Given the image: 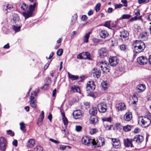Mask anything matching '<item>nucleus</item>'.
Returning a JSON list of instances; mask_svg holds the SVG:
<instances>
[{"label": "nucleus", "mask_w": 151, "mask_h": 151, "mask_svg": "<svg viewBox=\"0 0 151 151\" xmlns=\"http://www.w3.org/2000/svg\"><path fill=\"white\" fill-rule=\"evenodd\" d=\"M82 142L83 144L88 146L90 144H91L93 145H96L98 147L102 146L105 143L104 141H102L100 139L99 140L96 141L94 139H90L86 137L83 138Z\"/></svg>", "instance_id": "1"}, {"label": "nucleus", "mask_w": 151, "mask_h": 151, "mask_svg": "<svg viewBox=\"0 0 151 151\" xmlns=\"http://www.w3.org/2000/svg\"><path fill=\"white\" fill-rule=\"evenodd\" d=\"M95 85L94 83L92 81L88 82L86 86V90L88 93V96L93 98L96 97L93 91L95 89Z\"/></svg>", "instance_id": "2"}, {"label": "nucleus", "mask_w": 151, "mask_h": 151, "mask_svg": "<svg viewBox=\"0 0 151 151\" xmlns=\"http://www.w3.org/2000/svg\"><path fill=\"white\" fill-rule=\"evenodd\" d=\"M136 45L134 46V51L136 53H138L142 52L145 48L144 43L140 41L136 40Z\"/></svg>", "instance_id": "3"}, {"label": "nucleus", "mask_w": 151, "mask_h": 151, "mask_svg": "<svg viewBox=\"0 0 151 151\" xmlns=\"http://www.w3.org/2000/svg\"><path fill=\"white\" fill-rule=\"evenodd\" d=\"M37 5V4L35 3H34L33 5H30L27 11L23 12V15L25 19L32 16L33 11L34 10L35 8Z\"/></svg>", "instance_id": "4"}, {"label": "nucleus", "mask_w": 151, "mask_h": 151, "mask_svg": "<svg viewBox=\"0 0 151 151\" xmlns=\"http://www.w3.org/2000/svg\"><path fill=\"white\" fill-rule=\"evenodd\" d=\"M151 120L146 117H140L139 118V123H141V126L142 127H148L150 124Z\"/></svg>", "instance_id": "5"}, {"label": "nucleus", "mask_w": 151, "mask_h": 151, "mask_svg": "<svg viewBox=\"0 0 151 151\" xmlns=\"http://www.w3.org/2000/svg\"><path fill=\"white\" fill-rule=\"evenodd\" d=\"M99 66L103 72H105L106 71V72H109L110 71V69L109 68V64L106 62H100Z\"/></svg>", "instance_id": "6"}, {"label": "nucleus", "mask_w": 151, "mask_h": 151, "mask_svg": "<svg viewBox=\"0 0 151 151\" xmlns=\"http://www.w3.org/2000/svg\"><path fill=\"white\" fill-rule=\"evenodd\" d=\"M107 106L105 103L101 102L99 103L97 105L98 111L101 113H104L107 109Z\"/></svg>", "instance_id": "7"}, {"label": "nucleus", "mask_w": 151, "mask_h": 151, "mask_svg": "<svg viewBox=\"0 0 151 151\" xmlns=\"http://www.w3.org/2000/svg\"><path fill=\"white\" fill-rule=\"evenodd\" d=\"M119 59L115 56L111 57L109 59V64L112 66H116L119 63Z\"/></svg>", "instance_id": "8"}, {"label": "nucleus", "mask_w": 151, "mask_h": 151, "mask_svg": "<svg viewBox=\"0 0 151 151\" xmlns=\"http://www.w3.org/2000/svg\"><path fill=\"white\" fill-rule=\"evenodd\" d=\"M6 139L3 137L0 138V149L2 151H4L6 148Z\"/></svg>", "instance_id": "9"}, {"label": "nucleus", "mask_w": 151, "mask_h": 151, "mask_svg": "<svg viewBox=\"0 0 151 151\" xmlns=\"http://www.w3.org/2000/svg\"><path fill=\"white\" fill-rule=\"evenodd\" d=\"M83 112L80 110L74 111L73 113V116L74 119H77L81 118L82 116Z\"/></svg>", "instance_id": "10"}, {"label": "nucleus", "mask_w": 151, "mask_h": 151, "mask_svg": "<svg viewBox=\"0 0 151 151\" xmlns=\"http://www.w3.org/2000/svg\"><path fill=\"white\" fill-rule=\"evenodd\" d=\"M137 62L140 65H144L147 62L148 59L145 57L141 56L137 58Z\"/></svg>", "instance_id": "11"}, {"label": "nucleus", "mask_w": 151, "mask_h": 151, "mask_svg": "<svg viewBox=\"0 0 151 151\" xmlns=\"http://www.w3.org/2000/svg\"><path fill=\"white\" fill-rule=\"evenodd\" d=\"M144 139V138L143 137L140 135H136L133 138L134 141H135L138 144L141 143L143 141Z\"/></svg>", "instance_id": "12"}, {"label": "nucleus", "mask_w": 151, "mask_h": 151, "mask_svg": "<svg viewBox=\"0 0 151 151\" xmlns=\"http://www.w3.org/2000/svg\"><path fill=\"white\" fill-rule=\"evenodd\" d=\"M134 141L133 139H129L127 138L125 139L124 141V145L126 147H133L132 142Z\"/></svg>", "instance_id": "13"}, {"label": "nucleus", "mask_w": 151, "mask_h": 151, "mask_svg": "<svg viewBox=\"0 0 151 151\" xmlns=\"http://www.w3.org/2000/svg\"><path fill=\"white\" fill-rule=\"evenodd\" d=\"M108 54V51L106 48H102L99 51V54L101 58L106 56Z\"/></svg>", "instance_id": "14"}, {"label": "nucleus", "mask_w": 151, "mask_h": 151, "mask_svg": "<svg viewBox=\"0 0 151 151\" xmlns=\"http://www.w3.org/2000/svg\"><path fill=\"white\" fill-rule=\"evenodd\" d=\"M112 140L113 142V146L116 149H118L121 146L119 140L117 139H112Z\"/></svg>", "instance_id": "15"}, {"label": "nucleus", "mask_w": 151, "mask_h": 151, "mask_svg": "<svg viewBox=\"0 0 151 151\" xmlns=\"http://www.w3.org/2000/svg\"><path fill=\"white\" fill-rule=\"evenodd\" d=\"M120 34V36L121 37L122 39H124L125 40L128 39L129 33L127 31L124 30L121 32Z\"/></svg>", "instance_id": "16"}, {"label": "nucleus", "mask_w": 151, "mask_h": 151, "mask_svg": "<svg viewBox=\"0 0 151 151\" xmlns=\"http://www.w3.org/2000/svg\"><path fill=\"white\" fill-rule=\"evenodd\" d=\"M145 86L143 84L138 85L136 88V90L138 92L140 93L143 91L145 89Z\"/></svg>", "instance_id": "17"}, {"label": "nucleus", "mask_w": 151, "mask_h": 151, "mask_svg": "<svg viewBox=\"0 0 151 151\" xmlns=\"http://www.w3.org/2000/svg\"><path fill=\"white\" fill-rule=\"evenodd\" d=\"M124 117L125 121L128 122L130 121L132 118V113L129 111L127 112L124 115Z\"/></svg>", "instance_id": "18"}, {"label": "nucleus", "mask_w": 151, "mask_h": 151, "mask_svg": "<svg viewBox=\"0 0 151 151\" xmlns=\"http://www.w3.org/2000/svg\"><path fill=\"white\" fill-rule=\"evenodd\" d=\"M93 70L94 72L93 73V76L95 78H99L101 75L100 70L97 68H94Z\"/></svg>", "instance_id": "19"}, {"label": "nucleus", "mask_w": 151, "mask_h": 151, "mask_svg": "<svg viewBox=\"0 0 151 151\" xmlns=\"http://www.w3.org/2000/svg\"><path fill=\"white\" fill-rule=\"evenodd\" d=\"M116 107L119 110L122 111L126 109L125 104L124 103H120L117 104Z\"/></svg>", "instance_id": "20"}, {"label": "nucleus", "mask_w": 151, "mask_h": 151, "mask_svg": "<svg viewBox=\"0 0 151 151\" xmlns=\"http://www.w3.org/2000/svg\"><path fill=\"white\" fill-rule=\"evenodd\" d=\"M44 112L43 111H42L37 120V124L38 125L40 126L42 124V122L44 118Z\"/></svg>", "instance_id": "21"}, {"label": "nucleus", "mask_w": 151, "mask_h": 151, "mask_svg": "<svg viewBox=\"0 0 151 151\" xmlns=\"http://www.w3.org/2000/svg\"><path fill=\"white\" fill-rule=\"evenodd\" d=\"M35 144V140L32 139H30L27 142V146L29 148L33 147Z\"/></svg>", "instance_id": "22"}, {"label": "nucleus", "mask_w": 151, "mask_h": 151, "mask_svg": "<svg viewBox=\"0 0 151 151\" xmlns=\"http://www.w3.org/2000/svg\"><path fill=\"white\" fill-rule=\"evenodd\" d=\"M97 109L96 107H93L89 110V114L92 116H95L97 113Z\"/></svg>", "instance_id": "23"}, {"label": "nucleus", "mask_w": 151, "mask_h": 151, "mask_svg": "<svg viewBox=\"0 0 151 151\" xmlns=\"http://www.w3.org/2000/svg\"><path fill=\"white\" fill-rule=\"evenodd\" d=\"M99 35L101 37L104 38L108 36L109 34L106 30H102L101 31Z\"/></svg>", "instance_id": "24"}, {"label": "nucleus", "mask_w": 151, "mask_h": 151, "mask_svg": "<svg viewBox=\"0 0 151 151\" xmlns=\"http://www.w3.org/2000/svg\"><path fill=\"white\" fill-rule=\"evenodd\" d=\"M98 120L95 116H91L90 119V122L93 124H95L98 121Z\"/></svg>", "instance_id": "25"}, {"label": "nucleus", "mask_w": 151, "mask_h": 151, "mask_svg": "<svg viewBox=\"0 0 151 151\" xmlns=\"http://www.w3.org/2000/svg\"><path fill=\"white\" fill-rule=\"evenodd\" d=\"M82 55L84 58V59H88L89 60H91V55L89 52H83L82 53Z\"/></svg>", "instance_id": "26"}, {"label": "nucleus", "mask_w": 151, "mask_h": 151, "mask_svg": "<svg viewBox=\"0 0 151 151\" xmlns=\"http://www.w3.org/2000/svg\"><path fill=\"white\" fill-rule=\"evenodd\" d=\"M101 89L102 90H105L108 88V83L105 82H103L101 83Z\"/></svg>", "instance_id": "27"}, {"label": "nucleus", "mask_w": 151, "mask_h": 151, "mask_svg": "<svg viewBox=\"0 0 151 151\" xmlns=\"http://www.w3.org/2000/svg\"><path fill=\"white\" fill-rule=\"evenodd\" d=\"M90 32H88L85 34L83 39V42H84L87 43L88 42V40L89 37Z\"/></svg>", "instance_id": "28"}, {"label": "nucleus", "mask_w": 151, "mask_h": 151, "mask_svg": "<svg viewBox=\"0 0 151 151\" xmlns=\"http://www.w3.org/2000/svg\"><path fill=\"white\" fill-rule=\"evenodd\" d=\"M78 90H79V88L78 87L75 85L72 86L71 88L70 91H73L74 92H78Z\"/></svg>", "instance_id": "29"}, {"label": "nucleus", "mask_w": 151, "mask_h": 151, "mask_svg": "<svg viewBox=\"0 0 151 151\" xmlns=\"http://www.w3.org/2000/svg\"><path fill=\"white\" fill-rule=\"evenodd\" d=\"M68 75L69 78L72 80H76L78 78V76H74L70 74L69 72L68 73Z\"/></svg>", "instance_id": "30"}, {"label": "nucleus", "mask_w": 151, "mask_h": 151, "mask_svg": "<svg viewBox=\"0 0 151 151\" xmlns=\"http://www.w3.org/2000/svg\"><path fill=\"white\" fill-rule=\"evenodd\" d=\"M76 16V15H74L73 17H72V20L70 23V25H73L75 23L77 19V17Z\"/></svg>", "instance_id": "31"}, {"label": "nucleus", "mask_w": 151, "mask_h": 151, "mask_svg": "<svg viewBox=\"0 0 151 151\" xmlns=\"http://www.w3.org/2000/svg\"><path fill=\"white\" fill-rule=\"evenodd\" d=\"M132 127V126L128 125L123 127V130L125 132H128L131 130Z\"/></svg>", "instance_id": "32"}, {"label": "nucleus", "mask_w": 151, "mask_h": 151, "mask_svg": "<svg viewBox=\"0 0 151 151\" xmlns=\"http://www.w3.org/2000/svg\"><path fill=\"white\" fill-rule=\"evenodd\" d=\"M30 104L31 106L33 108H35L36 107L37 101L34 100V101H30Z\"/></svg>", "instance_id": "33"}, {"label": "nucleus", "mask_w": 151, "mask_h": 151, "mask_svg": "<svg viewBox=\"0 0 151 151\" xmlns=\"http://www.w3.org/2000/svg\"><path fill=\"white\" fill-rule=\"evenodd\" d=\"M131 17V16L129 14H124L122 16V18L123 19H128Z\"/></svg>", "instance_id": "34"}, {"label": "nucleus", "mask_w": 151, "mask_h": 151, "mask_svg": "<svg viewBox=\"0 0 151 151\" xmlns=\"http://www.w3.org/2000/svg\"><path fill=\"white\" fill-rule=\"evenodd\" d=\"M28 7V6L24 3H23L21 6V8L23 10H25L27 9Z\"/></svg>", "instance_id": "35"}, {"label": "nucleus", "mask_w": 151, "mask_h": 151, "mask_svg": "<svg viewBox=\"0 0 151 151\" xmlns=\"http://www.w3.org/2000/svg\"><path fill=\"white\" fill-rule=\"evenodd\" d=\"M35 151H42L43 148L40 146H37L34 149Z\"/></svg>", "instance_id": "36"}, {"label": "nucleus", "mask_w": 151, "mask_h": 151, "mask_svg": "<svg viewBox=\"0 0 151 151\" xmlns=\"http://www.w3.org/2000/svg\"><path fill=\"white\" fill-rule=\"evenodd\" d=\"M102 120L103 122L107 121L111 122V118L110 117H106L103 118Z\"/></svg>", "instance_id": "37"}, {"label": "nucleus", "mask_w": 151, "mask_h": 151, "mask_svg": "<svg viewBox=\"0 0 151 151\" xmlns=\"http://www.w3.org/2000/svg\"><path fill=\"white\" fill-rule=\"evenodd\" d=\"M63 52V50L62 49H59L58 50L57 54L59 56H61L62 55Z\"/></svg>", "instance_id": "38"}, {"label": "nucleus", "mask_w": 151, "mask_h": 151, "mask_svg": "<svg viewBox=\"0 0 151 151\" xmlns=\"http://www.w3.org/2000/svg\"><path fill=\"white\" fill-rule=\"evenodd\" d=\"M101 4L100 3H98L95 7V9L96 12H98L100 9Z\"/></svg>", "instance_id": "39"}, {"label": "nucleus", "mask_w": 151, "mask_h": 151, "mask_svg": "<svg viewBox=\"0 0 151 151\" xmlns=\"http://www.w3.org/2000/svg\"><path fill=\"white\" fill-rule=\"evenodd\" d=\"M21 27H16L15 26H13L12 27L13 29L16 32H18L20 30Z\"/></svg>", "instance_id": "40"}, {"label": "nucleus", "mask_w": 151, "mask_h": 151, "mask_svg": "<svg viewBox=\"0 0 151 151\" xmlns=\"http://www.w3.org/2000/svg\"><path fill=\"white\" fill-rule=\"evenodd\" d=\"M97 132H98L97 129H96L94 128L91 129L89 132L92 135L96 133Z\"/></svg>", "instance_id": "41"}, {"label": "nucleus", "mask_w": 151, "mask_h": 151, "mask_svg": "<svg viewBox=\"0 0 151 151\" xmlns=\"http://www.w3.org/2000/svg\"><path fill=\"white\" fill-rule=\"evenodd\" d=\"M20 128L23 131L25 132V127L24 126V123L23 122L21 123H20Z\"/></svg>", "instance_id": "42"}, {"label": "nucleus", "mask_w": 151, "mask_h": 151, "mask_svg": "<svg viewBox=\"0 0 151 151\" xmlns=\"http://www.w3.org/2000/svg\"><path fill=\"white\" fill-rule=\"evenodd\" d=\"M140 37L143 40H147V37L143 34H140Z\"/></svg>", "instance_id": "43"}, {"label": "nucleus", "mask_w": 151, "mask_h": 151, "mask_svg": "<svg viewBox=\"0 0 151 151\" xmlns=\"http://www.w3.org/2000/svg\"><path fill=\"white\" fill-rule=\"evenodd\" d=\"M63 120L64 124L67 125L68 124V121L66 117L63 118Z\"/></svg>", "instance_id": "44"}, {"label": "nucleus", "mask_w": 151, "mask_h": 151, "mask_svg": "<svg viewBox=\"0 0 151 151\" xmlns=\"http://www.w3.org/2000/svg\"><path fill=\"white\" fill-rule=\"evenodd\" d=\"M150 0H139L138 2L139 4H140L143 3L148 2Z\"/></svg>", "instance_id": "45"}, {"label": "nucleus", "mask_w": 151, "mask_h": 151, "mask_svg": "<svg viewBox=\"0 0 151 151\" xmlns=\"http://www.w3.org/2000/svg\"><path fill=\"white\" fill-rule=\"evenodd\" d=\"M127 46L124 45H122L120 46V49L122 51L124 50L126 48Z\"/></svg>", "instance_id": "46"}, {"label": "nucleus", "mask_w": 151, "mask_h": 151, "mask_svg": "<svg viewBox=\"0 0 151 151\" xmlns=\"http://www.w3.org/2000/svg\"><path fill=\"white\" fill-rule=\"evenodd\" d=\"M77 58L78 59H84V57L82 55V53H80L77 56Z\"/></svg>", "instance_id": "47"}, {"label": "nucleus", "mask_w": 151, "mask_h": 151, "mask_svg": "<svg viewBox=\"0 0 151 151\" xmlns=\"http://www.w3.org/2000/svg\"><path fill=\"white\" fill-rule=\"evenodd\" d=\"M123 6V5L121 4H116L115 5V9L120 8Z\"/></svg>", "instance_id": "48"}, {"label": "nucleus", "mask_w": 151, "mask_h": 151, "mask_svg": "<svg viewBox=\"0 0 151 151\" xmlns=\"http://www.w3.org/2000/svg\"><path fill=\"white\" fill-rule=\"evenodd\" d=\"M7 134H10L13 137L14 135V133H13L12 131L9 130L7 131Z\"/></svg>", "instance_id": "49"}, {"label": "nucleus", "mask_w": 151, "mask_h": 151, "mask_svg": "<svg viewBox=\"0 0 151 151\" xmlns=\"http://www.w3.org/2000/svg\"><path fill=\"white\" fill-rule=\"evenodd\" d=\"M133 98L134 100L133 101L132 103L133 104H136V102H137V98L135 95H134Z\"/></svg>", "instance_id": "50"}, {"label": "nucleus", "mask_w": 151, "mask_h": 151, "mask_svg": "<svg viewBox=\"0 0 151 151\" xmlns=\"http://www.w3.org/2000/svg\"><path fill=\"white\" fill-rule=\"evenodd\" d=\"M82 129V127L80 126H76V130L77 132L80 131Z\"/></svg>", "instance_id": "51"}, {"label": "nucleus", "mask_w": 151, "mask_h": 151, "mask_svg": "<svg viewBox=\"0 0 151 151\" xmlns=\"http://www.w3.org/2000/svg\"><path fill=\"white\" fill-rule=\"evenodd\" d=\"M87 19V17L86 15H83L81 17V19L83 21H86Z\"/></svg>", "instance_id": "52"}, {"label": "nucleus", "mask_w": 151, "mask_h": 151, "mask_svg": "<svg viewBox=\"0 0 151 151\" xmlns=\"http://www.w3.org/2000/svg\"><path fill=\"white\" fill-rule=\"evenodd\" d=\"M104 26L106 27H107L109 28H110V22L109 21L106 22L104 25Z\"/></svg>", "instance_id": "53"}, {"label": "nucleus", "mask_w": 151, "mask_h": 151, "mask_svg": "<svg viewBox=\"0 0 151 151\" xmlns=\"http://www.w3.org/2000/svg\"><path fill=\"white\" fill-rule=\"evenodd\" d=\"M50 140L52 142H53L55 143L56 144H58L59 143V142L58 141L55 140H54L53 139L50 138Z\"/></svg>", "instance_id": "54"}, {"label": "nucleus", "mask_w": 151, "mask_h": 151, "mask_svg": "<svg viewBox=\"0 0 151 151\" xmlns=\"http://www.w3.org/2000/svg\"><path fill=\"white\" fill-rule=\"evenodd\" d=\"M112 44L113 46L116 45L117 44V41L116 40H112Z\"/></svg>", "instance_id": "55"}, {"label": "nucleus", "mask_w": 151, "mask_h": 151, "mask_svg": "<svg viewBox=\"0 0 151 151\" xmlns=\"http://www.w3.org/2000/svg\"><path fill=\"white\" fill-rule=\"evenodd\" d=\"M12 144L15 146H17V141L16 139H14L13 140L12 142Z\"/></svg>", "instance_id": "56"}, {"label": "nucleus", "mask_w": 151, "mask_h": 151, "mask_svg": "<svg viewBox=\"0 0 151 151\" xmlns=\"http://www.w3.org/2000/svg\"><path fill=\"white\" fill-rule=\"evenodd\" d=\"M121 2L124 3V6L125 7H127V0H122Z\"/></svg>", "instance_id": "57"}, {"label": "nucleus", "mask_w": 151, "mask_h": 151, "mask_svg": "<svg viewBox=\"0 0 151 151\" xmlns=\"http://www.w3.org/2000/svg\"><path fill=\"white\" fill-rule=\"evenodd\" d=\"M13 20L14 21V23H16V22L19 21V17L17 16L16 18L13 17Z\"/></svg>", "instance_id": "58"}, {"label": "nucleus", "mask_w": 151, "mask_h": 151, "mask_svg": "<svg viewBox=\"0 0 151 151\" xmlns=\"http://www.w3.org/2000/svg\"><path fill=\"white\" fill-rule=\"evenodd\" d=\"M52 115L50 113H49V115L48 116V119L50 122H51L52 119Z\"/></svg>", "instance_id": "59"}, {"label": "nucleus", "mask_w": 151, "mask_h": 151, "mask_svg": "<svg viewBox=\"0 0 151 151\" xmlns=\"http://www.w3.org/2000/svg\"><path fill=\"white\" fill-rule=\"evenodd\" d=\"M66 146L62 145L60 147V149L61 150H64L66 148Z\"/></svg>", "instance_id": "60"}, {"label": "nucleus", "mask_w": 151, "mask_h": 151, "mask_svg": "<svg viewBox=\"0 0 151 151\" xmlns=\"http://www.w3.org/2000/svg\"><path fill=\"white\" fill-rule=\"evenodd\" d=\"M113 9L111 7H109L107 10V12L109 13H111L113 11Z\"/></svg>", "instance_id": "61"}, {"label": "nucleus", "mask_w": 151, "mask_h": 151, "mask_svg": "<svg viewBox=\"0 0 151 151\" xmlns=\"http://www.w3.org/2000/svg\"><path fill=\"white\" fill-rule=\"evenodd\" d=\"M140 131V129L138 128H136L134 130V132L135 133H138Z\"/></svg>", "instance_id": "62"}, {"label": "nucleus", "mask_w": 151, "mask_h": 151, "mask_svg": "<svg viewBox=\"0 0 151 151\" xmlns=\"http://www.w3.org/2000/svg\"><path fill=\"white\" fill-rule=\"evenodd\" d=\"M112 125H110V126H106L105 127V129L107 130H110L111 129V126H112Z\"/></svg>", "instance_id": "63"}, {"label": "nucleus", "mask_w": 151, "mask_h": 151, "mask_svg": "<svg viewBox=\"0 0 151 151\" xmlns=\"http://www.w3.org/2000/svg\"><path fill=\"white\" fill-rule=\"evenodd\" d=\"M140 11L139 9H137V12L135 13V14L137 16H139L140 14Z\"/></svg>", "instance_id": "64"}]
</instances>
